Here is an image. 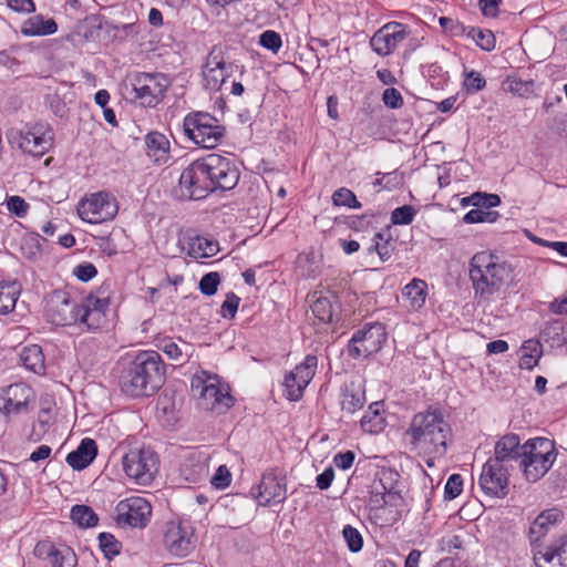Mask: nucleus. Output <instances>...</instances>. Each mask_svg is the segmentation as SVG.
Returning <instances> with one entry per match:
<instances>
[{"instance_id": "1", "label": "nucleus", "mask_w": 567, "mask_h": 567, "mask_svg": "<svg viewBox=\"0 0 567 567\" xmlns=\"http://www.w3.org/2000/svg\"><path fill=\"white\" fill-rule=\"evenodd\" d=\"M109 298L89 295L82 303L71 299L66 292L54 291L48 300L45 317L55 326L83 324L87 329H97L105 321Z\"/></svg>"}, {"instance_id": "2", "label": "nucleus", "mask_w": 567, "mask_h": 567, "mask_svg": "<svg viewBox=\"0 0 567 567\" xmlns=\"http://www.w3.org/2000/svg\"><path fill=\"white\" fill-rule=\"evenodd\" d=\"M404 435L411 451L443 456L452 437V429L440 409L429 408L412 416Z\"/></svg>"}, {"instance_id": "3", "label": "nucleus", "mask_w": 567, "mask_h": 567, "mask_svg": "<svg viewBox=\"0 0 567 567\" xmlns=\"http://www.w3.org/2000/svg\"><path fill=\"white\" fill-rule=\"evenodd\" d=\"M513 275L511 264L488 251L476 252L468 262L470 280L480 302L491 301L513 279Z\"/></svg>"}, {"instance_id": "4", "label": "nucleus", "mask_w": 567, "mask_h": 567, "mask_svg": "<svg viewBox=\"0 0 567 567\" xmlns=\"http://www.w3.org/2000/svg\"><path fill=\"white\" fill-rule=\"evenodd\" d=\"M165 382L161 355L155 351L138 353L122 371L121 389L131 396H148Z\"/></svg>"}, {"instance_id": "5", "label": "nucleus", "mask_w": 567, "mask_h": 567, "mask_svg": "<svg viewBox=\"0 0 567 567\" xmlns=\"http://www.w3.org/2000/svg\"><path fill=\"white\" fill-rule=\"evenodd\" d=\"M403 498L393 484L392 472H381L371 484L369 496V517L383 527L395 523L400 517Z\"/></svg>"}, {"instance_id": "6", "label": "nucleus", "mask_w": 567, "mask_h": 567, "mask_svg": "<svg viewBox=\"0 0 567 567\" xmlns=\"http://www.w3.org/2000/svg\"><path fill=\"white\" fill-rule=\"evenodd\" d=\"M190 390L199 406L209 411L225 412L234 404L229 386L218 375L200 371L190 381Z\"/></svg>"}, {"instance_id": "7", "label": "nucleus", "mask_w": 567, "mask_h": 567, "mask_svg": "<svg viewBox=\"0 0 567 567\" xmlns=\"http://www.w3.org/2000/svg\"><path fill=\"white\" fill-rule=\"evenodd\" d=\"M161 534L164 549L173 557L185 558L197 547L196 528L189 519H169L163 524Z\"/></svg>"}, {"instance_id": "8", "label": "nucleus", "mask_w": 567, "mask_h": 567, "mask_svg": "<svg viewBox=\"0 0 567 567\" xmlns=\"http://www.w3.org/2000/svg\"><path fill=\"white\" fill-rule=\"evenodd\" d=\"M159 461L156 453L145 445L131 446L122 456L125 475L134 484L148 486L158 472Z\"/></svg>"}, {"instance_id": "9", "label": "nucleus", "mask_w": 567, "mask_h": 567, "mask_svg": "<svg viewBox=\"0 0 567 567\" xmlns=\"http://www.w3.org/2000/svg\"><path fill=\"white\" fill-rule=\"evenodd\" d=\"M555 458L554 442L549 439L536 437L523 444L519 466L528 481L536 482L548 472Z\"/></svg>"}, {"instance_id": "10", "label": "nucleus", "mask_w": 567, "mask_h": 567, "mask_svg": "<svg viewBox=\"0 0 567 567\" xmlns=\"http://www.w3.org/2000/svg\"><path fill=\"white\" fill-rule=\"evenodd\" d=\"M185 135L196 145L204 148L216 147L225 136V127L213 115L206 112H192L183 121Z\"/></svg>"}, {"instance_id": "11", "label": "nucleus", "mask_w": 567, "mask_h": 567, "mask_svg": "<svg viewBox=\"0 0 567 567\" xmlns=\"http://www.w3.org/2000/svg\"><path fill=\"white\" fill-rule=\"evenodd\" d=\"M238 65L229 60L221 47H213L202 65V83L204 89L217 92L233 76Z\"/></svg>"}, {"instance_id": "12", "label": "nucleus", "mask_w": 567, "mask_h": 567, "mask_svg": "<svg viewBox=\"0 0 567 567\" xmlns=\"http://www.w3.org/2000/svg\"><path fill=\"white\" fill-rule=\"evenodd\" d=\"M118 212L116 198L109 192L92 193L79 202V217L90 224H101L114 219Z\"/></svg>"}, {"instance_id": "13", "label": "nucleus", "mask_w": 567, "mask_h": 567, "mask_svg": "<svg viewBox=\"0 0 567 567\" xmlns=\"http://www.w3.org/2000/svg\"><path fill=\"white\" fill-rule=\"evenodd\" d=\"M209 176L204 157L194 161L179 176L181 197L194 200L205 198L214 192Z\"/></svg>"}, {"instance_id": "14", "label": "nucleus", "mask_w": 567, "mask_h": 567, "mask_svg": "<svg viewBox=\"0 0 567 567\" xmlns=\"http://www.w3.org/2000/svg\"><path fill=\"white\" fill-rule=\"evenodd\" d=\"M9 141L22 152L40 157L52 146V131L42 123H37L25 130H13L9 134Z\"/></svg>"}, {"instance_id": "15", "label": "nucleus", "mask_w": 567, "mask_h": 567, "mask_svg": "<svg viewBox=\"0 0 567 567\" xmlns=\"http://www.w3.org/2000/svg\"><path fill=\"white\" fill-rule=\"evenodd\" d=\"M385 340L386 331L382 323H367L353 333L347 351L352 359L369 358L380 351Z\"/></svg>"}, {"instance_id": "16", "label": "nucleus", "mask_w": 567, "mask_h": 567, "mask_svg": "<svg viewBox=\"0 0 567 567\" xmlns=\"http://www.w3.org/2000/svg\"><path fill=\"white\" fill-rule=\"evenodd\" d=\"M136 97L143 105L155 106L169 86V80L162 73L136 72L131 76Z\"/></svg>"}, {"instance_id": "17", "label": "nucleus", "mask_w": 567, "mask_h": 567, "mask_svg": "<svg viewBox=\"0 0 567 567\" xmlns=\"http://www.w3.org/2000/svg\"><path fill=\"white\" fill-rule=\"evenodd\" d=\"M115 515L120 525L144 528L151 519L152 506L144 497L131 496L117 503Z\"/></svg>"}, {"instance_id": "18", "label": "nucleus", "mask_w": 567, "mask_h": 567, "mask_svg": "<svg viewBox=\"0 0 567 567\" xmlns=\"http://www.w3.org/2000/svg\"><path fill=\"white\" fill-rule=\"evenodd\" d=\"M318 367L316 355L308 354L303 361L285 375V395L289 401H299L305 389L313 379Z\"/></svg>"}, {"instance_id": "19", "label": "nucleus", "mask_w": 567, "mask_h": 567, "mask_svg": "<svg viewBox=\"0 0 567 567\" xmlns=\"http://www.w3.org/2000/svg\"><path fill=\"white\" fill-rule=\"evenodd\" d=\"M208 174L215 189H233L239 181V171L235 163L223 155L209 154L204 157Z\"/></svg>"}, {"instance_id": "20", "label": "nucleus", "mask_w": 567, "mask_h": 567, "mask_svg": "<svg viewBox=\"0 0 567 567\" xmlns=\"http://www.w3.org/2000/svg\"><path fill=\"white\" fill-rule=\"evenodd\" d=\"M409 34L406 25L400 22H389L372 35L370 45L378 55L386 56L393 53Z\"/></svg>"}, {"instance_id": "21", "label": "nucleus", "mask_w": 567, "mask_h": 567, "mask_svg": "<svg viewBox=\"0 0 567 567\" xmlns=\"http://www.w3.org/2000/svg\"><path fill=\"white\" fill-rule=\"evenodd\" d=\"M482 491L493 497H505L508 493V471L497 460H488L480 476Z\"/></svg>"}, {"instance_id": "22", "label": "nucleus", "mask_w": 567, "mask_h": 567, "mask_svg": "<svg viewBox=\"0 0 567 567\" xmlns=\"http://www.w3.org/2000/svg\"><path fill=\"white\" fill-rule=\"evenodd\" d=\"M33 391L25 383L19 382L0 389V412L6 415L19 414L29 410Z\"/></svg>"}, {"instance_id": "23", "label": "nucleus", "mask_w": 567, "mask_h": 567, "mask_svg": "<svg viewBox=\"0 0 567 567\" xmlns=\"http://www.w3.org/2000/svg\"><path fill=\"white\" fill-rule=\"evenodd\" d=\"M257 489L256 498L261 506H269L286 499L285 477H279L274 471L262 475Z\"/></svg>"}, {"instance_id": "24", "label": "nucleus", "mask_w": 567, "mask_h": 567, "mask_svg": "<svg viewBox=\"0 0 567 567\" xmlns=\"http://www.w3.org/2000/svg\"><path fill=\"white\" fill-rule=\"evenodd\" d=\"M534 561L537 567H567V535L549 546H536Z\"/></svg>"}, {"instance_id": "25", "label": "nucleus", "mask_w": 567, "mask_h": 567, "mask_svg": "<svg viewBox=\"0 0 567 567\" xmlns=\"http://www.w3.org/2000/svg\"><path fill=\"white\" fill-rule=\"evenodd\" d=\"M182 476L189 483H200L208 477V457L198 452H192L181 468Z\"/></svg>"}, {"instance_id": "26", "label": "nucleus", "mask_w": 567, "mask_h": 567, "mask_svg": "<svg viewBox=\"0 0 567 567\" xmlns=\"http://www.w3.org/2000/svg\"><path fill=\"white\" fill-rule=\"evenodd\" d=\"M97 446L94 440L84 439L81 441L76 450L66 456V463L75 471L87 467L96 457Z\"/></svg>"}, {"instance_id": "27", "label": "nucleus", "mask_w": 567, "mask_h": 567, "mask_svg": "<svg viewBox=\"0 0 567 567\" xmlns=\"http://www.w3.org/2000/svg\"><path fill=\"white\" fill-rule=\"evenodd\" d=\"M523 445L520 444L519 436L516 434H507L498 440L495 445V456L491 460H497L498 463L504 464L512 460H522Z\"/></svg>"}, {"instance_id": "28", "label": "nucleus", "mask_w": 567, "mask_h": 567, "mask_svg": "<svg viewBox=\"0 0 567 567\" xmlns=\"http://www.w3.org/2000/svg\"><path fill=\"white\" fill-rule=\"evenodd\" d=\"M563 519V513L557 508H550L542 512L532 523L529 536L532 542H537L544 537L551 526Z\"/></svg>"}, {"instance_id": "29", "label": "nucleus", "mask_w": 567, "mask_h": 567, "mask_svg": "<svg viewBox=\"0 0 567 567\" xmlns=\"http://www.w3.org/2000/svg\"><path fill=\"white\" fill-rule=\"evenodd\" d=\"M145 145L148 157L156 164H164L169 157V142L158 132H151L145 136Z\"/></svg>"}, {"instance_id": "30", "label": "nucleus", "mask_w": 567, "mask_h": 567, "mask_svg": "<svg viewBox=\"0 0 567 567\" xmlns=\"http://www.w3.org/2000/svg\"><path fill=\"white\" fill-rule=\"evenodd\" d=\"M20 361L23 367L35 374H44L45 372V359L42 348L38 344L24 346L20 353Z\"/></svg>"}, {"instance_id": "31", "label": "nucleus", "mask_w": 567, "mask_h": 567, "mask_svg": "<svg viewBox=\"0 0 567 567\" xmlns=\"http://www.w3.org/2000/svg\"><path fill=\"white\" fill-rule=\"evenodd\" d=\"M58 25L53 19H44L42 16H33L27 19L21 32L27 37L49 35L55 33Z\"/></svg>"}, {"instance_id": "32", "label": "nucleus", "mask_w": 567, "mask_h": 567, "mask_svg": "<svg viewBox=\"0 0 567 567\" xmlns=\"http://www.w3.org/2000/svg\"><path fill=\"white\" fill-rule=\"evenodd\" d=\"M22 287L19 281H0V315L14 310Z\"/></svg>"}, {"instance_id": "33", "label": "nucleus", "mask_w": 567, "mask_h": 567, "mask_svg": "<svg viewBox=\"0 0 567 567\" xmlns=\"http://www.w3.org/2000/svg\"><path fill=\"white\" fill-rule=\"evenodd\" d=\"M382 411L383 406L381 402H373L369 405V409L361 419V427L364 432L375 434L383 431L385 419Z\"/></svg>"}, {"instance_id": "34", "label": "nucleus", "mask_w": 567, "mask_h": 567, "mask_svg": "<svg viewBox=\"0 0 567 567\" xmlns=\"http://www.w3.org/2000/svg\"><path fill=\"white\" fill-rule=\"evenodd\" d=\"M365 403V392L360 385L351 383L346 386L341 395V409L343 412L353 414L362 409Z\"/></svg>"}, {"instance_id": "35", "label": "nucleus", "mask_w": 567, "mask_h": 567, "mask_svg": "<svg viewBox=\"0 0 567 567\" xmlns=\"http://www.w3.org/2000/svg\"><path fill=\"white\" fill-rule=\"evenodd\" d=\"M426 288V282L421 279H413L404 287L403 297L409 301L411 308L417 310L424 306Z\"/></svg>"}, {"instance_id": "36", "label": "nucleus", "mask_w": 567, "mask_h": 567, "mask_svg": "<svg viewBox=\"0 0 567 567\" xmlns=\"http://www.w3.org/2000/svg\"><path fill=\"white\" fill-rule=\"evenodd\" d=\"M219 250L218 243L197 236L189 243L188 255L195 259L213 257Z\"/></svg>"}, {"instance_id": "37", "label": "nucleus", "mask_w": 567, "mask_h": 567, "mask_svg": "<svg viewBox=\"0 0 567 567\" xmlns=\"http://www.w3.org/2000/svg\"><path fill=\"white\" fill-rule=\"evenodd\" d=\"M522 350L523 354L519 360L520 368L530 370L537 365L543 353L540 342L529 339L523 343Z\"/></svg>"}, {"instance_id": "38", "label": "nucleus", "mask_w": 567, "mask_h": 567, "mask_svg": "<svg viewBox=\"0 0 567 567\" xmlns=\"http://www.w3.org/2000/svg\"><path fill=\"white\" fill-rule=\"evenodd\" d=\"M542 338L546 342H550L553 347H563L567 343L565 337V326L560 320H551L546 322L542 330Z\"/></svg>"}, {"instance_id": "39", "label": "nucleus", "mask_w": 567, "mask_h": 567, "mask_svg": "<svg viewBox=\"0 0 567 567\" xmlns=\"http://www.w3.org/2000/svg\"><path fill=\"white\" fill-rule=\"evenodd\" d=\"M71 519L82 528L94 527L99 523L95 512L87 505H74L71 508Z\"/></svg>"}, {"instance_id": "40", "label": "nucleus", "mask_w": 567, "mask_h": 567, "mask_svg": "<svg viewBox=\"0 0 567 567\" xmlns=\"http://www.w3.org/2000/svg\"><path fill=\"white\" fill-rule=\"evenodd\" d=\"M312 313L318 318L321 322L328 323L332 321L334 307L330 298L328 297H319L315 300L311 306Z\"/></svg>"}, {"instance_id": "41", "label": "nucleus", "mask_w": 567, "mask_h": 567, "mask_svg": "<svg viewBox=\"0 0 567 567\" xmlns=\"http://www.w3.org/2000/svg\"><path fill=\"white\" fill-rule=\"evenodd\" d=\"M51 567H75L78 558L73 549L69 546H61L50 558Z\"/></svg>"}, {"instance_id": "42", "label": "nucleus", "mask_w": 567, "mask_h": 567, "mask_svg": "<svg viewBox=\"0 0 567 567\" xmlns=\"http://www.w3.org/2000/svg\"><path fill=\"white\" fill-rule=\"evenodd\" d=\"M161 349L169 359L175 361H182L190 357V346L186 342H183L182 346H178L172 340H165L163 341Z\"/></svg>"}, {"instance_id": "43", "label": "nucleus", "mask_w": 567, "mask_h": 567, "mask_svg": "<svg viewBox=\"0 0 567 567\" xmlns=\"http://www.w3.org/2000/svg\"><path fill=\"white\" fill-rule=\"evenodd\" d=\"M373 241L374 245L370 248V250L374 249L382 261L389 260L395 247V243L392 240V238H385L384 234L377 233L374 235Z\"/></svg>"}, {"instance_id": "44", "label": "nucleus", "mask_w": 567, "mask_h": 567, "mask_svg": "<svg viewBox=\"0 0 567 567\" xmlns=\"http://www.w3.org/2000/svg\"><path fill=\"white\" fill-rule=\"evenodd\" d=\"M468 37H471L482 50L492 51L495 49L496 40L491 30L472 28L468 31Z\"/></svg>"}, {"instance_id": "45", "label": "nucleus", "mask_w": 567, "mask_h": 567, "mask_svg": "<svg viewBox=\"0 0 567 567\" xmlns=\"http://www.w3.org/2000/svg\"><path fill=\"white\" fill-rule=\"evenodd\" d=\"M99 545L107 559L118 555L122 547L121 543L109 533H101L99 535Z\"/></svg>"}, {"instance_id": "46", "label": "nucleus", "mask_w": 567, "mask_h": 567, "mask_svg": "<svg viewBox=\"0 0 567 567\" xmlns=\"http://www.w3.org/2000/svg\"><path fill=\"white\" fill-rule=\"evenodd\" d=\"M332 203L336 206H346L349 208L361 207V203L358 202L354 193L346 187H341L332 194Z\"/></svg>"}, {"instance_id": "47", "label": "nucleus", "mask_w": 567, "mask_h": 567, "mask_svg": "<svg viewBox=\"0 0 567 567\" xmlns=\"http://www.w3.org/2000/svg\"><path fill=\"white\" fill-rule=\"evenodd\" d=\"M342 536L350 551L358 553L362 549L363 538L360 532L351 525H346Z\"/></svg>"}, {"instance_id": "48", "label": "nucleus", "mask_w": 567, "mask_h": 567, "mask_svg": "<svg viewBox=\"0 0 567 567\" xmlns=\"http://www.w3.org/2000/svg\"><path fill=\"white\" fill-rule=\"evenodd\" d=\"M415 209L410 205L395 208L391 214V221L394 225H409L413 221Z\"/></svg>"}, {"instance_id": "49", "label": "nucleus", "mask_w": 567, "mask_h": 567, "mask_svg": "<svg viewBox=\"0 0 567 567\" xmlns=\"http://www.w3.org/2000/svg\"><path fill=\"white\" fill-rule=\"evenodd\" d=\"M219 282L220 277L218 272H208L202 277L199 281V290L206 296H213L216 293Z\"/></svg>"}, {"instance_id": "50", "label": "nucleus", "mask_w": 567, "mask_h": 567, "mask_svg": "<svg viewBox=\"0 0 567 567\" xmlns=\"http://www.w3.org/2000/svg\"><path fill=\"white\" fill-rule=\"evenodd\" d=\"M534 81H524L522 79L508 80V91L518 96H528L534 92Z\"/></svg>"}, {"instance_id": "51", "label": "nucleus", "mask_w": 567, "mask_h": 567, "mask_svg": "<svg viewBox=\"0 0 567 567\" xmlns=\"http://www.w3.org/2000/svg\"><path fill=\"white\" fill-rule=\"evenodd\" d=\"M259 43L261 47L270 50L274 53H277L282 45L280 35L272 30L262 32L259 37Z\"/></svg>"}, {"instance_id": "52", "label": "nucleus", "mask_w": 567, "mask_h": 567, "mask_svg": "<svg viewBox=\"0 0 567 567\" xmlns=\"http://www.w3.org/2000/svg\"><path fill=\"white\" fill-rule=\"evenodd\" d=\"M463 491V478L460 474H452L444 488L445 498L454 499Z\"/></svg>"}, {"instance_id": "53", "label": "nucleus", "mask_w": 567, "mask_h": 567, "mask_svg": "<svg viewBox=\"0 0 567 567\" xmlns=\"http://www.w3.org/2000/svg\"><path fill=\"white\" fill-rule=\"evenodd\" d=\"M7 209L17 217H24L29 210V204L20 196L13 195L7 199Z\"/></svg>"}, {"instance_id": "54", "label": "nucleus", "mask_w": 567, "mask_h": 567, "mask_svg": "<svg viewBox=\"0 0 567 567\" xmlns=\"http://www.w3.org/2000/svg\"><path fill=\"white\" fill-rule=\"evenodd\" d=\"M486 81L480 72H467L464 80V86L467 91L478 92L485 87Z\"/></svg>"}, {"instance_id": "55", "label": "nucleus", "mask_w": 567, "mask_h": 567, "mask_svg": "<svg viewBox=\"0 0 567 567\" xmlns=\"http://www.w3.org/2000/svg\"><path fill=\"white\" fill-rule=\"evenodd\" d=\"M231 482V475L229 470L226 467V465H220L216 473L210 478V483L216 488L223 489L229 486Z\"/></svg>"}, {"instance_id": "56", "label": "nucleus", "mask_w": 567, "mask_h": 567, "mask_svg": "<svg viewBox=\"0 0 567 567\" xmlns=\"http://www.w3.org/2000/svg\"><path fill=\"white\" fill-rule=\"evenodd\" d=\"M382 101L390 109H400L403 105V97L395 87H388L382 94Z\"/></svg>"}, {"instance_id": "57", "label": "nucleus", "mask_w": 567, "mask_h": 567, "mask_svg": "<svg viewBox=\"0 0 567 567\" xmlns=\"http://www.w3.org/2000/svg\"><path fill=\"white\" fill-rule=\"evenodd\" d=\"M464 202H472L474 206L494 207L501 203L498 195H485L474 194L470 198H464Z\"/></svg>"}, {"instance_id": "58", "label": "nucleus", "mask_w": 567, "mask_h": 567, "mask_svg": "<svg viewBox=\"0 0 567 567\" xmlns=\"http://www.w3.org/2000/svg\"><path fill=\"white\" fill-rule=\"evenodd\" d=\"M97 274V270L93 264L84 262L78 265L74 270L73 275L81 281H89L92 278H94Z\"/></svg>"}, {"instance_id": "59", "label": "nucleus", "mask_w": 567, "mask_h": 567, "mask_svg": "<svg viewBox=\"0 0 567 567\" xmlns=\"http://www.w3.org/2000/svg\"><path fill=\"white\" fill-rule=\"evenodd\" d=\"M239 297L235 293H228L226 300L221 305V315L224 318H234L238 306H239Z\"/></svg>"}, {"instance_id": "60", "label": "nucleus", "mask_w": 567, "mask_h": 567, "mask_svg": "<svg viewBox=\"0 0 567 567\" xmlns=\"http://www.w3.org/2000/svg\"><path fill=\"white\" fill-rule=\"evenodd\" d=\"M59 549V547H55L51 542L49 540H42L39 542L34 547V554L35 556L49 559L53 556V554Z\"/></svg>"}, {"instance_id": "61", "label": "nucleus", "mask_w": 567, "mask_h": 567, "mask_svg": "<svg viewBox=\"0 0 567 567\" xmlns=\"http://www.w3.org/2000/svg\"><path fill=\"white\" fill-rule=\"evenodd\" d=\"M354 453L352 451H347L344 453H338L333 457V463L338 468L348 470L352 466L354 462Z\"/></svg>"}, {"instance_id": "62", "label": "nucleus", "mask_w": 567, "mask_h": 567, "mask_svg": "<svg viewBox=\"0 0 567 567\" xmlns=\"http://www.w3.org/2000/svg\"><path fill=\"white\" fill-rule=\"evenodd\" d=\"M334 478V472L332 467H327L321 474H319L316 478L317 487L321 491L328 489L332 481Z\"/></svg>"}, {"instance_id": "63", "label": "nucleus", "mask_w": 567, "mask_h": 567, "mask_svg": "<svg viewBox=\"0 0 567 567\" xmlns=\"http://www.w3.org/2000/svg\"><path fill=\"white\" fill-rule=\"evenodd\" d=\"M501 0H480V8L484 16L496 17Z\"/></svg>"}, {"instance_id": "64", "label": "nucleus", "mask_w": 567, "mask_h": 567, "mask_svg": "<svg viewBox=\"0 0 567 567\" xmlns=\"http://www.w3.org/2000/svg\"><path fill=\"white\" fill-rule=\"evenodd\" d=\"M549 310L556 315H567V295L551 301Z\"/></svg>"}]
</instances>
